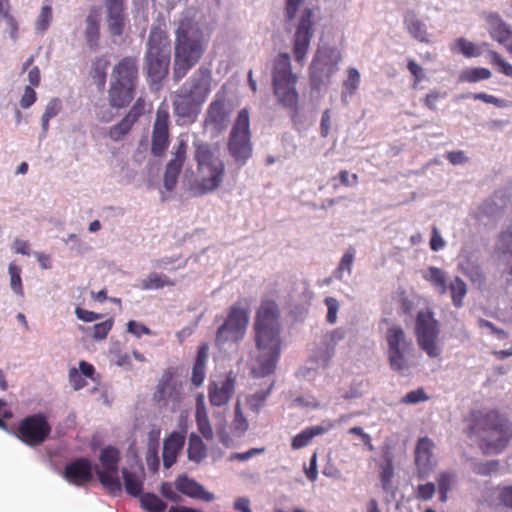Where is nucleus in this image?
<instances>
[{
	"mask_svg": "<svg viewBox=\"0 0 512 512\" xmlns=\"http://www.w3.org/2000/svg\"><path fill=\"white\" fill-rule=\"evenodd\" d=\"M452 50H458L461 52L465 57H475L480 55L479 49L476 47V45L465 38H458L453 47Z\"/></svg>",
	"mask_w": 512,
	"mask_h": 512,
	"instance_id": "obj_53",
	"label": "nucleus"
},
{
	"mask_svg": "<svg viewBox=\"0 0 512 512\" xmlns=\"http://www.w3.org/2000/svg\"><path fill=\"white\" fill-rule=\"evenodd\" d=\"M490 36L500 44H507L512 40V28L498 13H489L486 16Z\"/></svg>",
	"mask_w": 512,
	"mask_h": 512,
	"instance_id": "obj_27",
	"label": "nucleus"
},
{
	"mask_svg": "<svg viewBox=\"0 0 512 512\" xmlns=\"http://www.w3.org/2000/svg\"><path fill=\"white\" fill-rule=\"evenodd\" d=\"M135 88L134 86L130 87L126 84L110 81L108 90L109 104L118 109L128 106L134 98Z\"/></svg>",
	"mask_w": 512,
	"mask_h": 512,
	"instance_id": "obj_28",
	"label": "nucleus"
},
{
	"mask_svg": "<svg viewBox=\"0 0 512 512\" xmlns=\"http://www.w3.org/2000/svg\"><path fill=\"white\" fill-rule=\"evenodd\" d=\"M384 463L380 466V481L384 491H389L391 488L392 479L394 477L393 457L387 451L383 454Z\"/></svg>",
	"mask_w": 512,
	"mask_h": 512,
	"instance_id": "obj_38",
	"label": "nucleus"
},
{
	"mask_svg": "<svg viewBox=\"0 0 512 512\" xmlns=\"http://www.w3.org/2000/svg\"><path fill=\"white\" fill-rule=\"evenodd\" d=\"M62 110V101L59 98H52L46 105L41 117L42 130L46 133L49 129V121L57 116Z\"/></svg>",
	"mask_w": 512,
	"mask_h": 512,
	"instance_id": "obj_44",
	"label": "nucleus"
},
{
	"mask_svg": "<svg viewBox=\"0 0 512 512\" xmlns=\"http://www.w3.org/2000/svg\"><path fill=\"white\" fill-rule=\"evenodd\" d=\"M387 342V359L393 371L402 373L410 368L409 355L413 350L412 339L408 338L403 328L392 325L385 334Z\"/></svg>",
	"mask_w": 512,
	"mask_h": 512,
	"instance_id": "obj_6",
	"label": "nucleus"
},
{
	"mask_svg": "<svg viewBox=\"0 0 512 512\" xmlns=\"http://www.w3.org/2000/svg\"><path fill=\"white\" fill-rule=\"evenodd\" d=\"M405 24L408 32L420 42H427V32L425 25L415 16L407 18Z\"/></svg>",
	"mask_w": 512,
	"mask_h": 512,
	"instance_id": "obj_48",
	"label": "nucleus"
},
{
	"mask_svg": "<svg viewBox=\"0 0 512 512\" xmlns=\"http://www.w3.org/2000/svg\"><path fill=\"white\" fill-rule=\"evenodd\" d=\"M422 276L435 288L439 294L443 295L446 293V274L442 269L430 266L426 271L423 272Z\"/></svg>",
	"mask_w": 512,
	"mask_h": 512,
	"instance_id": "obj_35",
	"label": "nucleus"
},
{
	"mask_svg": "<svg viewBox=\"0 0 512 512\" xmlns=\"http://www.w3.org/2000/svg\"><path fill=\"white\" fill-rule=\"evenodd\" d=\"M184 443L185 435L177 431H173L164 439L162 458L165 468L168 469L176 463Z\"/></svg>",
	"mask_w": 512,
	"mask_h": 512,
	"instance_id": "obj_26",
	"label": "nucleus"
},
{
	"mask_svg": "<svg viewBox=\"0 0 512 512\" xmlns=\"http://www.w3.org/2000/svg\"><path fill=\"white\" fill-rule=\"evenodd\" d=\"M455 480V474L450 472H441L437 478L438 491H439V500L441 502H446L448 497V492L451 489V486Z\"/></svg>",
	"mask_w": 512,
	"mask_h": 512,
	"instance_id": "obj_49",
	"label": "nucleus"
},
{
	"mask_svg": "<svg viewBox=\"0 0 512 512\" xmlns=\"http://www.w3.org/2000/svg\"><path fill=\"white\" fill-rule=\"evenodd\" d=\"M36 100H37V94H36L35 90L33 89V87L26 86L24 88V93L20 99V106L23 109H28L36 102Z\"/></svg>",
	"mask_w": 512,
	"mask_h": 512,
	"instance_id": "obj_63",
	"label": "nucleus"
},
{
	"mask_svg": "<svg viewBox=\"0 0 512 512\" xmlns=\"http://www.w3.org/2000/svg\"><path fill=\"white\" fill-rule=\"evenodd\" d=\"M52 21V7L44 5L37 17L35 29L39 32H45Z\"/></svg>",
	"mask_w": 512,
	"mask_h": 512,
	"instance_id": "obj_54",
	"label": "nucleus"
},
{
	"mask_svg": "<svg viewBox=\"0 0 512 512\" xmlns=\"http://www.w3.org/2000/svg\"><path fill=\"white\" fill-rule=\"evenodd\" d=\"M51 426L47 416L36 413L24 417L17 426L16 436L26 445L34 447L42 444L50 435Z\"/></svg>",
	"mask_w": 512,
	"mask_h": 512,
	"instance_id": "obj_12",
	"label": "nucleus"
},
{
	"mask_svg": "<svg viewBox=\"0 0 512 512\" xmlns=\"http://www.w3.org/2000/svg\"><path fill=\"white\" fill-rule=\"evenodd\" d=\"M170 54L146 53L145 65L148 78L160 82L168 74Z\"/></svg>",
	"mask_w": 512,
	"mask_h": 512,
	"instance_id": "obj_24",
	"label": "nucleus"
},
{
	"mask_svg": "<svg viewBox=\"0 0 512 512\" xmlns=\"http://www.w3.org/2000/svg\"><path fill=\"white\" fill-rule=\"evenodd\" d=\"M235 391V377L229 373L222 381H212L208 386L209 402L212 406L221 407L230 401Z\"/></svg>",
	"mask_w": 512,
	"mask_h": 512,
	"instance_id": "obj_22",
	"label": "nucleus"
},
{
	"mask_svg": "<svg viewBox=\"0 0 512 512\" xmlns=\"http://www.w3.org/2000/svg\"><path fill=\"white\" fill-rule=\"evenodd\" d=\"M340 56L332 49H319L310 65V80L314 88L329 83L332 75L337 71Z\"/></svg>",
	"mask_w": 512,
	"mask_h": 512,
	"instance_id": "obj_13",
	"label": "nucleus"
},
{
	"mask_svg": "<svg viewBox=\"0 0 512 512\" xmlns=\"http://www.w3.org/2000/svg\"><path fill=\"white\" fill-rule=\"evenodd\" d=\"M491 77V71L487 68L477 67V68H468L461 72L459 76V81L468 82V83H476L481 80H486Z\"/></svg>",
	"mask_w": 512,
	"mask_h": 512,
	"instance_id": "obj_43",
	"label": "nucleus"
},
{
	"mask_svg": "<svg viewBox=\"0 0 512 512\" xmlns=\"http://www.w3.org/2000/svg\"><path fill=\"white\" fill-rule=\"evenodd\" d=\"M141 506L148 512H164L167 505L154 493H144L141 495Z\"/></svg>",
	"mask_w": 512,
	"mask_h": 512,
	"instance_id": "obj_45",
	"label": "nucleus"
},
{
	"mask_svg": "<svg viewBox=\"0 0 512 512\" xmlns=\"http://www.w3.org/2000/svg\"><path fill=\"white\" fill-rule=\"evenodd\" d=\"M187 143L185 140H179L172 153V159L167 163L164 173V186L168 191L175 188L178 176L186 160Z\"/></svg>",
	"mask_w": 512,
	"mask_h": 512,
	"instance_id": "obj_20",
	"label": "nucleus"
},
{
	"mask_svg": "<svg viewBox=\"0 0 512 512\" xmlns=\"http://www.w3.org/2000/svg\"><path fill=\"white\" fill-rule=\"evenodd\" d=\"M136 122L134 120H131V118H128L127 115H125L120 122L112 126L109 130V137L113 141H119L121 140L133 127V125Z\"/></svg>",
	"mask_w": 512,
	"mask_h": 512,
	"instance_id": "obj_46",
	"label": "nucleus"
},
{
	"mask_svg": "<svg viewBox=\"0 0 512 512\" xmlns=\"http://www.w3.org/2000/svg\"><path fill=\"white\" fill-rule=\"evenodd\" d=\"M499 462L497 460L487 461L485 463L478 464L474 471L479 475H490L498 470Z\"/></svg>",
	"mask_w": 512,
	"mask_h": 512,
	"instance_id": "obj_64",
	"label": "nucleus"
},
{
	"mask_svg": "<svg viewBox=\"0 0 512 512\" xmlns=\"http://www.w3.org/2000/svg\"><path fill=\"white\" fill-rule=\"evenodd\" d=\"M248 428L249 423L241 411L240 402H237L235 405L234 419L232 421V432L236 436H241L248 430Z\"/></svg>",
	"mask_w": 512,
	"mask_h": 512,
	"instance_id": "obj_50",
	"label": "nucleus"
},
{
	"mask_svg": "<svg viewBox=\"0 0 512 512\" xmlns=\"http://www.w3.org/2000/svg\"><path fill=\"white\" fill-rule=\"evenodd\" d=\"M438 321L429 309L421 310L416 316L415 335L419 347L430 357L437 358L441 349L437 344Z\"/></svg>",
	"mask_w": 512,
	"mask_h": 512,
	"instance_id": "obj_10",
	"label": "nucleus"
},
{
	"mask_svg": "<svg viewBox=\"0 0 512 512\" xmlns=\"http://www.w3.org/2000/svg\"><path fill=\"white\" fill-rule=\"evenodd\" d=\"M279 310L274 300H263L256 312L254 322L255 343L259 351L257 355L258 373L266 376L274 372L280 357Z\"/></svg>",
	"mask_w": 512,
	"mask_h": 512,
	"instance_id": "obj_1",
	"label": "nucleus"
},
{
	"mask_svg": "<svg viewBox=\"0 0 512 512\" xmlns=\"http://www.w3.org/2000/svg\"><path fill=\"white\" fill-rule=\"evenodd\" d=\"M461 272L477 287L485 285V275L479 264L467 260L460 264Z\"/></svg>",
	"mask_w": 512,
	"mask_h": 512,
	"instance_id": "obj_37",
	"label": "nucleus"
},
{
	"mask_svg": "<svg viewBox=\"0 0 512 512\" xmlns=\"http://www.w3.org/2000/svg\"><path fill=\"white\" fill-rule=\"evenodd\" d=\"M435 491H436L435 484L432 482H427L425 484L418 485V487L415 491V495H416L417 499L427 501V500L432 499V497L435 494Z\"/></svg>",
	"mask_w": 512,
	"mask_h": 512,
	"instance_id": "obj_59",
	"label": "nucleus"
},
{
	"mask_svg": "<svg viewBox=\"0 0 512 512\" xmlns=\"http://www.w3.org/2000/svg\"><path fill=\"white\" fill-rule=\"evenodd\" d=\"M194 160L197 178L190 184L192 196H203L217 190L223 183L225 164L220 158L219 147L204 141H194Z\"/></svg>",
	"mask_w": 512,
	"mask_h": 512,
	"instance_id": "obj_3",
	"label": "nucleus"
},
{
	"mask_svg": "<svg viewBox=\"0 0 512 512\" xmlns=\"http://www.w3.org/2000/svg\"><path fill=\"white\" fill-rule=\"evenodd\" d=\"M447 290L450 292L452 304L456 308H461L464 304V298L467 294V285L465 281L459 276L454 277L449 285L447 286Z\"/></svg>",
	"mask_w": 512,
	"mask_h": 512,
	"instance_id": "obj_36",
	"label": "nucleus"
},
{
	"mask_svg": "<svg viewBox=\"0 0 512 512\" xmlns=\"http://www.w3.org/2000/svg\"><path fill=\"white\" fill-rule=\"evenodd\" d=\"M107 25L112 36H121L125 28L124 10L107 12Z\"/></svg>",
	"mask_w": 512,
	"mask_h": 512,
	"instance_id": "obj_41",
	"label": "nucleus"
},
{
	"mask_svg": "<svg viewBox=\"0 0 512 512\" xmlns=\"http://www.w3.org/2000/svg\"><path fill=\"white\" fill-rule=\"evenodd\" d=\"M271 388L272 386H270L266 391L257 392L248 397L247 402L251 410L257 412L261 408L270 394Z\"/></svg>",
	"mask_w": 512,
	"mask_h": 512,
	"instance_id": "obj_58",
	"label": "nucleus"
},
{
	"mask_svg": "<svg viewBox=\"0 0 512 512\" xmlns=\"http://www.w3.org/2000/svg\"><path fill=\"white\" fill-rule=\"evenodd\" d=\"M146 53L170 54V42L164 30L159 27L151 29Z\"/></svg>",
	"mask_w": 512,
	"mask_h": 512,
	"instance_id": "obj_31",
	"label": "nucleus"
},
{
	"mask_svg": "<svg viewBox=\"0 0 512 512\" xmlns=\"http://www.w3.org/2000/svg\"><path fill=\"white\" fill-rule=\"evenodd\" d=\"M120 451L113 446L103 448L99 454L101 469H96V475L101 485L111 494L121 492L119 478Z\"/></svg>",
	"mask_w": 512,
	"mask_h": 512,
	"instance_id": "obj_11",
	"label": "nucleus"
},
{
	"mask_svg": "<svg viewBox=\"0 0 512 512\" xmlns=\"http://www.w3.org/2000/svg\"><path fill=\"white\" fill-rule=\"evenodd\" d=\"M169 145V113L166 109L159 108L153 125L151 153L162 156Z\"/></svg>",
	"mask_w": 512,
	"mask_h": 512,
	"instance_id": "obj_15",
	"label": "nucleus"
},
{
	"mask_svg": "<svg viewBox=\"0 0 512 512\" xmlns=\"http://www.w3.org/2000/svg\"><path fill=\"white\" fill-rule=\"evenodd\" d=\"M426 400H428V396L422 388L412 390L402 398V402L405 404H416Z\"/></svg>",
	"mask_w": 512,
	"mask_h": 512,
	"instance_id": "obj_60",
	"label": "nucleus"
},
{
	"mask_svg": "<svg viewBox=\"0 0 512 512\" xmlns=\"http://www.w3.org/2000/svg\"><path fill=\"white\" fill-rule=\"evenodd\" d=\"M227 148L231 157L242 165L252 156L253 148L247 109L239 111L229 134Z\"/></svg>",
	"mask_w": 512,
	"mask_h": 512,
	"instance_id": "obj_7",
	"label": "nucleus"
},
{
	"mask_svg": "<svg viewBox=\"0 0 512 512\" xmlns=\"http://www.w3.org/2000/svg\"><path fill=\"white\" fill-rule=\"evenodd\" d=\"M311 38L312 11L311 9L307 8L303 11L301 15V19L294 37L293 54L295 61L301 63L305 59Z\"/></svg>",
	"mask_w": 512,
	"mask_h": 512,
	"instance_id": "obj_16",
	"label": "nucleus"
},
{
	"mask_svg": "<svg viewBox=\"0 0 512 512\" xmlns=\"http://www.w3.org/2000/svg\"><path fill=\"white\" fill-rule=\"evenodd\" d=\"M298 76L291 70L290 56L279 54L273 62L272 87L278 103L296 116L299 112V95L296 90Z\"/></svg>",
	"mask_w": 512,
	"mask_h": 512,
	"instance_id": "obj_5",
	"label": "nucleus"
},
{
	"mask_svg": "<svg viewBox=\"0 0 512 512\" xmlns=\"http://www.w3.org/2000/svg\"><path fill=\"white\" fill-rule=\"evenodd\" d=\"M175 488L182 494L205 502H211L215 499L213 493L207 491L200 483L187 476H179L175 481Z\"/></svg>",
	"mask_w": 512,
	"mask_h": 512,
	"instance_id": "obj_25",
	"label": "nucleus"
},
{
	"mask_svg": "<svg viewBox=\"0 0 512 512\" xmlns=\"http://www.w3.org/2000/svg\"><path fill=\"white\" fill-rule=\"evenodd\" d=\"M208 38L202 30L190 20H182L176 30L174 47L173 77L179 81L186 76L202 58Z\"/></svg>",
	"mask_w": 512,
	"mask_h": 512,
	"instance_id": "obj_4",
	"label": "nucleus"
},
{
	"mask_svg": "<svg viewBox=\"0 0 512 512\" xmlns=\"http://www.w3.org/2000/svg\"><path fill=\"white\" fill-rule=\"evenodd\" d=\"M122 476L126 492L134 497L140 496L143 490L142 480L134 472L122 469Z\"/></svg>",
	"mask_w": 512,
	"mask_h": 512,
	"instance_id": "obj_39",
	"label": "nucleus"
},
{
	"mask_svg": "<svg viewBox=\"0 0 512 512\" xmlns=\"http://www.w3.org/2000/svg\"><path fill=\"white\" fill-rule=\"evenodd\" d=\"M496 249L502 254L512 257V229L502 230L497 238Z\"/></svg>",
	"mask_w": 512,
	"mask_h": 512,
	"instance_id": "obj_51",
	"label": "nucleus"
},
{
	"mask_svg": "<svg viewBox=\"0 0 512 512\" xmlns=\"http://www.w3.org/2000/svg\"><path fill=\"white\" fill-rule=\"evenodd\" d=\"M212 71L206 66H200L189 78V88L186 90L201 103H204L212 91Z\"/></svg>",
	"mask_w": 512,
	"mask_h": 512,
	"instance_id": "obj_18",
	"label": "nucleus"
},
{
	"mask_svg": "<svg viewBox=\"0 0 512 512\" xmlns=\"http://www.w3.org/2000/svg\"><path fill=\"white\" fill-rule=\"evenodd\" d=\"M248 324V304H243L241 302L234 303L229 308L225 321L217 329L215 338L216 344L220 346L227 342L237 343L241 341L246 334Z\"/></svg>",
	"mask_w": 512,
	"mask_h": 512,
	"instance_id": "obj_8",
	"label": "nucleus"
},
{
	"mask_svg": "<svg viewBox=\"0 0 512 512\" xmlns=\"http://www.w3.org/2000/svg\"><path fill=\"white\" fill-rule=\"evenodd\" d=\"M465 421L467 436L478 439L485 455L502 453L512 439V422L497 410H473Z\"/></svg>",
	"mask_w": 512,
	"mask_h": 512,
	"instance_id": "obj_2",
	"label": "nucleus"
},
{
	"mask_svg": "<svg viewBox=\"0 0 512 512\" xmlns=\"http://www.w3.org/2000/svg\"><path fill=\"white\" fill-rule=\"evenodd\" d=\"M325 304L327 306V322L330 324H334L337 319V312L339 309L338 301L333 297H326Z\"/></svg>",
	"mask_w": 512,
	"mask_h": 512,
	"instance_id": "obj_62",
	"label": "nucleus"
},
{
	"mask_svg": "<svg viewBox=\"0 0 512 512\" xmlns=\"http://www.w3.org/2000/svg\"><path fill=\"white\" fill-rule=\"evenodd\" d=\"M164 286H174V281L170 280L166 275L162 273H150L141 282V287L144 290H157Z\"/></svg>",
	"mask_w": 512,
	"mask_h": 512,
	"instance_id": "obj_40",
	"label": "nucleus"
},
{
	"mask_svg": "<svg viewBox=\"0 0 512 512\" xmlns=\"http://www.w3.org/2000/svg\"><path fill=\"white\" fill-rule=\"evenodd\" d=\"M228 118L229 111L226 108L225 93L218 92L207 108L204 126L210 127L216 133H221L227 127Z\"/></svg>",
	"mask_w": 512,
	"mask_h": 512,
	"instance_id": "obj_14",
	"label": "nucleus"
},
{
	"mask_svg": "<svg viewBox=\"0 0 512 512\" xmlns=\"http://www.w3.org/2000/svg\"><path fill=\"white\" fill-rule=\"evenodd\" d=\"M183 398L182 384L175 379L174 369H165L153 392V403L160 410L176 412L180 409Z\"/></svg>",
	"mask_w": 512,
	"mask_h": 512,
	"instance_id": "obj_9",
	"label": "nucleus"
},
{
	"mask_svg": "<svg viewBox=\"0 0 512 512\" xmlns=\"http://www.w3.org/2000/svg\"><path fill=\"white\" fill-rule=\"evenodd\" d=\"M355 255V248L352 246L348 247L343 256L341 257L338 267L333 273L336 279L341 280L343 278V273L345 271H347L348 274H351L352 265L355 260Z\"/></svg>",
	"mask_w": 512,
	"mask_h": 512,
	"instance_id": "obj_42",
	"label": "nucleus"
},
{
	"mask_svg": "<svg viewBox=\"0 0 512 512\" xmlns=\"http://www.w3.org/2000/svg\"><path fill=\"white\" fill-rule=\"evenodd\" d=\"M85 39L91 50H96L100 39V16L96 9H91L86 17Z\"/></svg>",
	"mask_w": 512,
	"mask_h": 512,
	"instance_id": "obj_30",
	"label": "nucleus"
},
{
	"mask_svg": "<svg viewBox=\"0 0 512 512\" xmlns=\"http://www.w3.org/2000/svg\"><path fill=\"white\" fill-rule=\"evenodd\" d=\"M471 97L474 100H480L486 104H493L494 106H496L498 108H507L510 106V102L508 100L497 98L493 95H490V94H487L484 92L472 94Z\"/></svg>",
	"mask_w": 512,
	"mask_h": 512,
	"instance_id": "obj_56",
	"label": "nucleus"
},
{
	"mask_svg": "<svg viewBox=\"0 0 512 512\" xmlns=\"http://www.w3.org/2000/svg\"><path fill=\"white\" fill-rule=\"evenodd\" d=\"M187 455L188 459L195 463H200L207 455V447L202 438L196 433L189 435Z\"/></svg>",
	"mask_w": 512,
	"mask_h": 512,
	"instance_id": "obj_34",
	"label": "nucleus"
},
{
	"mask_svg": "<svg viewBox=\"0 0 512 512\" xmlns=\"http://www.w3.org/2000/svg\"><path fill=\"white\" fill-rule=\"evenodd\" d=\"M360 84V73L356 68H348L347 79L343 82L342 97L352 96L357 91Z\"/></svg>",
	"mask_w": 512,
	"mask_h": 512,
	"instance_id": "obj_47",
	"label": "nucleus"
},
{
	"mask_svg": "<svg viewBox=\"0 0 512 512\" xmlns=\"http://www.w3.org/2000/svg\"><path fill=\"white\" fill-rule=\"evenodd\" d=\"M195 420L201 435L208 441L212 440L214 437V432L209 421L203 394H198L196 397Z\"/></svg>",
	"mask_w": 512,
	"mask_h": 512,
	"instance_id": "obj_29",
	"label": "nucleus"
},
{
	"mask_svg": "<svg viewBox=\"0 0 512 512\" xmlns=\"http://www.w3.org/2000/svg\"><path fill=\"white\" fill-rule=\"evenodd\" d=\"M111 81L136 87L138 82V63L134 56L122 58L113 68Z\"/></svg>",
	"mask_w": 512,
	"mask_h": 512,
	"instance_id": "obj_23",
	"label": "nucleus"
},
{
	"mask_svg": "<svg viewBox=\"0 0 512 512\" xmlns=\"http://www.w3.org/2000/svg\"><path fill=\"white\" fill-rule=\"evenodd\" d=\"M63 477L75 486L86 485L93 479L91 461L88 458L81 457L69 462L64 468Z\"/></svg>",
	"mask_w": 512,
	"mask_h": 512,
	"instance_id": "obj_17",
	"label": "nucleus"
},
{
	"mask_svg": "<svg viewBox=\"0 0 512 512\" xmlns=\"http://www.w3.org/2000/svg\"><path fill=\"white\" fill-rule=\"evenodd\" d=\"M208 350L209 347L206 343H202L197 350V355L191 373V383L196 387L201 386L205 380V367L208 359Z\"/></svg>",
	"mask_w": 512,
	"mask_h": 512,
	"instance_id": "obj_32",
	"label": "nucleus"
},
{
	"mask_svg": "<svg viewBox=\"0 0 512 512\" xmlns=\"http://www.w3.org/2000/svg\"><path fill=\"white\" fill-rule=\"evenodd\" d=\"M8 272L10 275L11 289L17 295L23 296L24 292L21 280V268L14 263H10L8 267Z\"/></svg>",
	"mask_w": 512,
	"mask_h": 512,
	"instance_id": "obj_52",
	"label": "nucleus"
},
{
	"mask_svg": "<svg viewBox=\"0 0 512 512\" xmlns=\"http://www.w3.org/2000/svg\"><path fill=\"white\" fill-rule=\"evenodd\" d=\"M333 427L332 423H328L326 427L317 425L304 429L299 434L293 437L291 441V447L294 450L301 449L309 444V442L315 437L322 435L329 431Z\"/></svg>",
	"mask_w": 512,
	"mask_h": 512,
	"instance_id": "obj_33",
	"label": "nucleus"
},
{
	"mask_svg": "<svg viewBox=\"0 0 512 512\" xmlns=\"http://www.w3.org/2000/svg\"><path fill=\"white\" fill-rule=\"evenodd\" d=\"M203 103L192 97L186 90L176 92L173 99V109L177 117L187 122H194L201 111Z\"/></svg>",
	"mask_w": 512,
	"mask_h": 512,
	"instance_id": "obj_19",
	"label": "nucleus"
},
{
	"mask_svg": "<svg viewBox=\"0 0 512 512\" xmlns=\"http://www.w3.org/2000/svg\"><path fill=\"white\" fill-rule=\"evenodd\" d=\"M434 443L428 437L418 440L415 448L416 474L419 479L427 478L434 470L435 463L432 461V449Z\"/></svg>",
	"mask_w": 512,
	"mask_h": 512,
	"instance_id": "obj_21",
	"label": "nucleus"
},
{
	"mask_svg": "<svg viewBox=\"0 0 512 512\" xmlns=\"http://www.w3.org/2000/svg\"><path fill=\"white\" fill-rule=\"evenodd\" d=\"M146 108V102L142 97H139L129 110V112L126 114L128 118H131V120H134L135 122L138 121V119L145 113Z\"/></svg>",
	"mask_w": 512,
	"mask_h": 512,
	"instance_id": "obj_61",
	"label": "nucleus"
},
{
	"mask_svg": "<svg viewBox=\"0 0 512 512\" xmlns=\"http://www.w3.org/2000/svg\"><path fill=\"white\" fill-rule=\"evenodd\" d=\"M489 56H490L491 63L494 66H496L497 70L500 73H502L508 77H512V65L510 63H508L507 61H505L498 52L490 51Z\"/></svg>",
	"mask_w": 512,
	"mask_h": 512,
	"instance_id": "obj_55",
	"label": "nucleus"
},
{
	"mask_svg": "<svg viewBox=\"0 0 512 512\" xmlns=\"http://www.w3.org/2000/svg\"><path fill=\"white\" fill-rule=\"evenodd\" d=\"M114 321L113 319H107L103 322L97 323L93 326V334L92 337L95 340H103L107 337L109 332L113 327Z\"/></svg>",
	"mask_w": 512,
	"mask_h": 512,
	"instance_id": "obj_57",
	"label": "nucleus"
}]
</instances>
